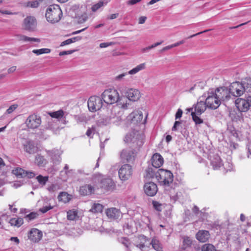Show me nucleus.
<instances>
[{
	"label": "nucleus",
	"mask_w": 251,
	"mask_h": 251,
	"mask_svg": "<svg viewBox=\"0 0 251 251\" xmlns=\"http://www.w3.org/2000/svg\"><path fill=\"white\" fill-rule=\"evenodd\" d=\"M207 107L216 109L223 102L228 101L230 96L226 87H220L216 89H210L204 94Z\"/></svg>",
	"instance_id": "f257e3e1"
},
{
	"label": "nucleus",
	"mask_w": 251,
	"mask_h": 251,
	"mask_svg": "<svg viewBox=\"0 0 251 251\" xmlns=\"http://www.w3.org/2000/svg\"><path fill=\"white\" fill-rule=\"evenodd\" d=\"M227 88L228 95L238 97L245 92L251 93V78H247L242 82L235 81L230 84Z\"/></svg>",
	"instance_id": "f03ea898"
},
{
	"label": "nucleus",
	"mask_w": 251,
	"mask_h": 251,
	"mask_svg": "<svg viewBox=\"0 0 251 251\" xmlns=\"http://www.w3.org/2000/svg\"><path fill=\"white\" fill-rule=\"evenodd\" d=\"M62 11L58 5H51L47 9L46 18L51 24H55L60 21L62 17Z\"/></svg>",
	"instance_id": "7ed1b4c3"
},
{
	"label": "nucleus",
	"mask_w": 251,
	"mask_h": 251,
	"mask_svg": "<svg viewBox=\"0 0 251 251\" xmlns=\"http://www.w3.org/2000/svg\"><path fill=\"white\" fill-rule=\"evenodd\" d=\"M144 136L137 130H132L125 136L124 141L127 144H132L134 149L141 147L144 144Z\"/></svg>",
	"instance_id": "20e7f679"
},
{
	"label": "nucleus",
	"mask_w": 251,
	"mask_h": 251,
	"mask_svg": "<svg viewBox=\"0 0 251 251\" xmlns=\"http://www.w3.org/2000/svg\"><path fill=\"white\" fill-rule=\"evenodd\" d=\"M155 177L158 182L162 186H168L173 181L172 173L168 170L159 169L155 174Z\"/></svg>",
	"instance_id": "39448f33"
},
{
	"label": "nucleus",
	"mask_w": 251,
	"mask_h": 251,
	"mask_svg": "<svg viewBox=\"0 0 251 251\" xmlns=\"http://www.w3.org/2000/svg\"><path fill=\"white\" fill-rule=\"evenodd\" d=\"M101 98L106 103L112 104L120 100V96L118 92L116 89H108L102 93Z\"/></svg>",
	"instance_id": "423d86ee"
},
{
	"label": "nucleus",
	"mask_w": 251,
	"mask_h": 251,
	"mask_svg": "<svg viewBox=\"0 0 251 251\" xmlns=\"http://www.w3.org/2000/svg\"><path fill=\"white\" fill-rule=\"evenodd\" d=\"M41 124V117L34 113L29 115L25 122V124L28 130L38 129Z\"/></svg>",
	"instance_id": "0eeeda50"
},
{
	"label": "nucleus",
	"mask_w": 251,
	"mask_h": 251,
	"mask_svg": "<svg viewBox=\"0 0 251 251\" xmlns=\"http://www.w3.org/2000/svg\"><path fill=\"white\" fill-rule=\"evenodd\" d=\"M102 99L96 96L90 97L87 101V105L90 111L95 112L99 110L102 106Z\"/></svg>",
	"instance_id": "6e6552de"
},
{
	"label": "nucleus",
	"mask_w": 251,
	"mask_h": 251,
	"mask_svg": "<svg viewBox=\"0 0 251 251\" xmlns=\"http://www.w3.org/2000/svg\"><path fill=\"white\" fill-rule=\"evenodd\" d=\"M250 93L246 99L238 98L236 100V106L240 112H246L251 107V92Z\"/></svg>",
	"instance_id": "1a4fd4ad"
},
{
	"label": "nucleus",
	"mask_w": 251,
	"mask_h": 251,
	"mask_svg": "<svg viewBox=\"0 0 251 251\" xmlns=\"http://www.w3.org/2000/svg\"><path fill=\"white\" fill-rule=\"evenodd\" d=\"M132 166L127 164L121 166L119 170V176L122 181H126L129 179L132 175Z\"/></svg>",
	"instance_id": "9d476101"
},
{
	"label": "nucleus",
	"mask_w": 251,
	"mask_h": 251,
	"mask_svg": "<svg viewBox=\"0 0 251 251\" xmlns=\"http://www.w3.org/2000/svg\"><path fill=\"white\" fill-rule=\"evenodd\" d=\"M146 116L143 119V114L141 110H136L130 113L127 117L128 120L131 121L134 124L138 123H145L147 117V113L146 112Z\"/></svg>",
	"instance_id": "9b49d317"
},
{
	"label": "nucleus",
	"mask_w": 251,
	"mask_h": 251,
	"mask_svg": "<svg viewBox=\"0 0 251 251\" xmlns=\"http://www.w3.org/2000/svg\"><path fill=\"white\" fill-rule=\"evenodd\" d=\"M135 149L128 148L123 150L120 154L121 159L127 162H133L135 160L137 153Z\"/></svg>",
	"instance_id": "f8f14e48"
},
{
	"label": "nucleus",
	"mask_w": 251,
	"mask_h": 251,
	"mask_svg": "<svg viewBox=\"0 0 251 251\" xmlns=\"http://www.w3.org/2000/svg\"><path fill=\"white\" fill-rule=\"evenodd\" d=\"M23 26L24 29L26 30L34 31L37 26V21L35 18L31 16H27L24 20Z\"/></svg>",
	"instance_id": "ddd939ff"
},
{
	"label": "nucleus",
	"mask_w": 251,
	"mask_h": 251,
	"mask_svg": "<svg viewBox=\"0 0 251 251\" xmlns=\"http://www.w3.org/2000/svg\"><path fill=\"white\" fill-rule=\"evenodd\" d=\"M28 239L33 243H38L42 239V232L36 228H33L28 233Z\"/></svg>",
	"instance_id": "4468645a"
},
{
	"label": "nucleus",
	"mask_w": 251,
	"mask_h": 251,
	"mask_svg": "<svg viewBox=\"0 0 251 251\" xmlns=\"http://www.w3.org/2000/svg\"><path fill=\"white\" fill-rule=\"evenodd\" d=\"M126 97L130 101L135 102L139 100L142 96L140 91L137 89H128L126 93Z\"/></svg>",
	"instance_id": "2eb2a0df"
},
{
	"label": "nucleus",
	"mask_w": 251,
	"mask_h": 251,
	"mask_svg": "<svg viewBox=\"0 0 251 251\" xmlns=\"http://www.w3.org/2000/svg\"><path fill=\"white\" fill-rule=\"evenodd\" d=\"M145 193L149 196H154L157 192V187L156 184L150 182L146 183L144 187Z\"/></svg>",
	"instance_id": "dca6fc26"
},
{
	"label": "nucleus",
	"mask_w": 251,
	"mask_h": 251,
	"mask_svg": "<svg viewBox=\"0 0 251 251\" xmlns=\"http://www.w3.org/2000/svg\"><path fill=\"white\" fill-rule=\"evenodd\" d=\"M105 214L107 217L111 220L118 219L121 216L120 211L114 207L107 209L105 210Z\"/></svg>",
	"instance_id": "f3484780"
},
{
	"label": "nucleus",
	"mask_w": 251,
	"mask_h": 251,
	"mask_svg": "<svg viewBox=\"0 0 251 251\" xmlns=\"http://www.w3.org/2000/svg\"><path fill=\"white\" fill-rule=\"evenodd\" d=\"M101 187L107 191H112L115 189L116 185L112 179L105 178L101 180Z\"/></svg>",
	"instance_id": "a211bd4d"
},
{
	"label": "nucleus",
	"mask_w": 251,
	"mask_h": 251,
	"mask_svg": "<svg viewBox=\"0 0 251 251\" xmlns=\"http://www.w3.org/2000/svg\"><path fill=\"white\" fill-rule=\"evenodd\" d=\"M47 153L50 156L54 164H58L60 162L61 152L59 150L53 149L51 151H48Z\"/></svg>",
	"instance_id": "6ab92c4d"
},
{
	"label": "nucleus",
	"mask_w": 251,
	"mask_h": 251,
	"mask_svg": "<svg viewBox=\"0 0 251 251\" xmlns=\"http://www.w3.org/2000/svg\"><path fill=\"white\" fill-rule=\"evenodd\" d=\"M112 117H111V123L115 124L116 126L120 125L123 122L122 111H118V115H116V109L114 108L112 110Z\"/></svg>",
	"instance_id": "aec40b11"
},
{
	"label": "nucleus",
	"mask_w": 251,
	"mask_h": 251,
	"mask_svg": "<svg viewBox=\"0 0 251 251\" xmlns=\"http://www.w3.org/2000/svg\"><path fill=\"white\" fill-rule=\"evenodd\" d=\"M163 157L158 153L154 154L151 158L152 165L156 168L161 167L163 165Z\"/></svg>",
	"instance_id": "412c9836"
},
{
	"label": "nucleus",
	"mask_w": 251,
	"mask_h": 251,
	"mask_svg": "<svg viewBox=\"0 0 251 251\" xmlns=\"http://www.w3.org/2000/svg\"><path fill=\"white\" fill-rule=\"evenodd\" d=\"M95 190V187L90 184L85 185L80 187V194L83 196L89 195L94 193Z\"/></svg>",
	"instance_id": "4be33fe9"
},
{
	"label": "nucleus",
	"mask_w": 251,
	"mask_h": 251,
	"mask_svg": "<svg viewBox=\"0 0 251 251\" xmlns=\"http://www.w3.org/2000/svg\"><path fill=\"white\" fill-rule=\"evenodd\" d=\"M24 149L25 151L29 154H33L38 151L37 147L31 141H27L24 145Z\"/></svg>",
	"instance_id": "5701e85b"
},
{
	"label": "nucleus",
	"mask_w": 251,
	"mask_h": 251,
	"mask_svg": "<svg viewBox=\"0 0 251 251\" xmlns=\"http://www.w3.org/2000/svg\"><path fill=\"white\" fill-rule=\"evenodd\" d=\"M146 63H140L127 72L128 75H134L146 69Z\"/></svg>",
	"instance_id": "b1692460"
},
{
	"label": "nucleus",
	"mask_w": 251,
	"mask_h": 251,
	"mask_svg": "<svg viewBox=\"0 0 251 251\" xmlns=\"http://www.w3.org/2000/svg\"><path fill=\"white\" fill-rule=\"evenodd\" d=\"M209 236V233L206 230H200L196 234L197 239L201 242L207 241Z\"/></svg>",
	"instance_id": "393cba45"
},
{
	"label": "nucleus",
	"mask_w": 251,
	"mask_h": 251,
	"mask_svg": "<svg viewBox=\"0 0 251 251\" xmlns=\"http://www.w3.org/2000/svg\"><path fill=\"white\" fill-rule=\"evenodd\" d=\"M207 106L206 105V102H204L202 101L198 102L195 107L194 112L196 113L198 115H201L206 110Z\"/></svg>",
	"instance_id": "a878e982"
},
{
	"label": "nucleus",
	"mask_w": 251,
	"mask_h": 251,
	"mask_svg": "<svg viewBox=\"0 0 251 251\" xmlns=\"http://www.w3.org/2000/svg\"><path fill=\"white\" fill-rule=\"evenodd\" d=\"M211 164L214 169H218L223 165L220 157L218 155H215L211 160Z\"/></svg>",
	"instance_id": "bb28decb"
},
{
	"label": "nucleus",
	"mask_w": 251,
	"mask_h": 251,
	"mask_svg": "<svg viewBox=\"0 0 251 251\" xmlns=\"http://www.w3.org/2000/svg\"><path fill=\"white\" fill-rule=\"evenodd\" d=\"M149 246L151 245L152 248L157 251H161L162 246L159 241L156 238L153 237L151 241L148 243Z\"/></svg>",
	"instance_id": "cd10ccee"
},
{
	"label": "nucleus",
	"mask_w": 251,
	"mask_h": 251,
	"mask_svg": "<svg viewBox=\"0 0 251 251\" xmlns=\"http://www.w3.org/2000/svg\"><path fill=\"white\" fill-rule=\"evenodd\" d=\"M140 240L141 242L139 244L136 245V247L140 249L141 251H143L145 247H149L148 244L149 241L146 237L144 236H141L140 237Z\"/></svg>",
	"instance_id": "c85d7f7f"
},
{
	"label": "nucleus",
	"mask_w": 251,
	"mask_h": 251,
	"mask_svg": "<svg viewBox=\"0 0 251 251\" xmlns=\"http://www.w3.org/2000/svg\"><path fill=\"white\" fill-rule=\"evenodd\" d=\"M35 163L39 167H44L47 163V161L40 154H37L35 157Z\"/></svg>",
	"instance_id": "c756f323"
},
{
	"label": "nucleus",
	"mask_w": 251,
	"mask_h": 251,
	"mask_svg": "<svg viewBox=\"0 0 251 251\" xmlns=\"http://www.w3.org/2000/svg\"><path fill=\"white\" fill-rule=\"evenodd\" d=\"M72 196L69 195L66 192H61L58 196L59 201H62L63 202L66 203L69 201L71 199Z\"/></svg>",
	"instance_id": "7c9ffc66"
},
{
	"label": "nucleus",
	"mask_w": 251,
	"mask_h": 251,
	"mask_svg": "<svg viewBox=\"0 0 251 251\" xmlns=\"http://www.w3.org/2000/svg\"><path fill=\"white\" fill-rule=\"evenodd\" d=\"M192 244V240L190 237L185 236L183 238L181 249L183 250L191 247Z\"/></svg>",
	"instance_id": "2f4dec72"
},
{
	"label": "nucleus",
	"mask_w": 251,
	"mask_h": 251,
	"mask_svg": "<svg viewBox=\"0 0 251 251\" xmlns=\"http://www.w3.org/2000/svg\"><path fill=\"white\" fill-rule=\"evenodd\" d=\"M119 241L126 248V251H131L130 248L131 244L127 238L126 237L119 238Z\"/></svg>",
	"instance_id": "473e14b6"
},
{
	"label": "nucleus",
	"mask_w": 251,
	"mask_h": 251,
	"mask_svg": "<svg viewBox=\"0 0 251 251\" xmlns=\"http://www.w3.org/2000/svg\"><path fill=\"white\" fill-rule=\"evenodd\" d=\"M24 221L22 218H14L10 220L9 223L12 226L20 227L23 224Z\"/></svg>",
	"instance_id": "72a5a7b5"
},
{
	"label": "nucleus",
	"mask_w": 251,
	"mask_h": 251,
	"mask_svg": "<svg viewBox=\"0 0 251 251\" xmlns=\"http://www.w3.org/2000/svg\"><path fill=\"white\" fill-rule=\"evenodd\" d=\"M188 111H191V115L193 121L196 124H200L203 123V120L201 119L196 113L193 111V108H189L187 109Z\"/></svg>",
	"instance_id": "f704fd0d"
},
{
	"label": "nucleus",
	"mask_w": 251,
	"mask_h": 251,
	"mask_svg": "<svg viewBox=\"0 0 251 251\" xmlns=\"http://www.w3.org/2000/svg\"><path fill=\"white\" fill-rule=\"evenodd\" d=\"M78 217V212L77 210L73 209L70 210L67 212V219L69 220H75Z\"/></svg>",
	"instance_id": "c9c22d12"
},
{
	"label": "nucleus",
	"mask_w": 251,
	"mask_h": 251,
	"mask_svg": "<svg viewBox=\"0 0 251 251\" xmlns=\"http://www.w3.org/2000/svg\"><path fill=\"white\" fill-rule=\"evenodd\" d=\"M19 40L20 41H24V42H40V40L39 38H32L28 37L25 35H19Z\"/></svg>",
	"instance_id": "e433bc0d"
},
{
	"label": "nucleus",
	"mask_w": 251,
	"mask_h": 251,
	"mask_svg": "<svg viewBox=\"0 0 251 251\" xmlns=\"http://www.w3.org/2000/svg\"><path fill=\"white\" fill-rule=\"evenodd\" d=\"M51 50L48 48H42L40 49L33 50L32 52L36 55H40L43 54H48L50 53Z\"/></svg>",
	"instance_id": "4c0bfd02"
},
{
	"label": "nucleus",
	"mask_w": 251,
	"mask_h": 251,
	"mask_svg": "<svg viewBox=\"0 0 251 251\" xmlns=\"http://www.w3.org/2000/svg\"><path fill=\"white\" fill-rule=\"evenodd\" d=\"M103 206L100 203H94L90 211L95 213H101L103 210Z\"/></svg>",
	"instance_id": "58836bf2"
},
{
	"label": "nucleus",
	"mask_w": 251,
	"mask_h": 251,
	"mask_svg": "<svg viewBox=\"0 0 251 251\" xmlns=\"http://www.w3.org/2000/svg\"><path fill=\"white\" fill-rule=\"evenodd\" d=\"M12 173L18 177H25V171L22 168H16L12 171Z\"/></svg>",
	"instance_id": "ea45409f"
},
{
	"label": "nucleus",
	"mask_w": 251,
	"mask_h": 251,
	"mask_svg": "<svg viewBox=\"0 0 251 251\" xmlns=\"http://www.w3.org/2000/svg\"><path fill=\"white\" fill-rule=\"evenodd\" d=\"M49 114L52 118L60 119L64 116V112L62 110H59L56 111L50 112Z\"/></svg>",
	"instance_id": "a19ab883"
},
{
	"label": "nucleus",
	"mask_w": 251,
	"mask_h": 251,
	"mask_svg": "<svg viewBox=\"0 0 251 251\" xmlns=\"http://www.w3.org/2000/svg\"><path fill=\"white\" fill-rule=\"evenodd\" d=\"M111 117L112 114L108 117H105L99 121V123L100 125L106 126L111 124Z\"/></svg>",
	"instance_id": "79ce46f5"
},
{
	"label": "nucleus",
	"mask_w": 251,
	"mask_h": 251,
	"mask_svg": "<svg viewBox=\"0 0 251 251\" xmlns=\"http://www.w3.org/2000/svg\"><path fill=\"white\" fill-rule=\"evenodd\" d=\"M36 179L38 182L42 186H44L46 184L47 182L49 180V177L47 176H43L42 175H39L36 177Z\"/></svg>",
	"instance_id": "37998d69"
},
{
	"label": "nucleus",
	"mask_w": 251,
	"mask_h": 251,
	"mask_svg": "<svg viewBox=\"0 0 251 251\" xmlns=\"http://www.w3.org/2000/svg\"><path fill=\"white\" fill-rule=\"evenodd\" d=\"M202 251H215V247L210 244H204L201 247Z\"/></svg>",
	"instance_id": "c03bdc74"
},
{
	"label": "nucleus",
	"mask_w": 251,
	"mask_h": 251,
	"mask_svg": "<svg viewBox=\"0 0 251 251\" xmlns=\"http://www.w3.org/2000/svg\"><path fill=\"white\" fill-rule=\"evenodd\" d=\"M104 4H105V3H104V1H100V2H99L98 3H97V4L94 5L91 9H92V10L94 12H95L97 10H98L99 8H100L101 6H103Z\"/></svg>",
	"instance_id": "a18cd8bd"
},
{
	"label": "nucleus",
	"mask_w": 251,
	"mask_h": 251,
	"mask_svg": "<svg viewBox=\"0 0 251 251\" xmlns=\"http://www.w3.org/2000/svg\"><path fill=\"white\" fill-rule=\"evenodd\" d=\"M76 18L78 19V23L79 24H82L87 20V16L85 13H84L81 16H77Z\"/></svg>",
	"instance_id": "49530a36"
},
{
	"label": "nucleus",
	"mask_w": 251,
	"mask_h": 251,
	"mask_svg": "<svg viewBox=\"0 0 251 251\" xmlns=\"http://www.w3.org/2000/svg\"><path fill=\"white\" fill-rule=\"evenodd\" d=\"M77 37L68 39L61 43L60 46H64L65 45H69L72 43L75 42L76 40Z\"/></svg>",
	"instance_id": "de8ad7c7"
},
{
	"label": "nucleus",
	"mask_w": 251,
	"mask_h": 251,
	"mask_svg": "<svg viewBox=\"0 0 251 251\" xmlns=\"http://www.w3.org/2000/svg\"><path fill=\"white\" fill-rule=\"evenodd\" d=\"M39 5V2L37 0H33L29 1L27 2V6L32 7V8H36L38 7Z\"/></svg>",
	"instance_id": "09e8293b"
},
{
	"label": "nucleus",
	"mask_w": 251,
	"mask_h": 251,
	"mask_svg": "<svg viewBox=\"0 0 251 251\" xmlns=\"http://www.w3.org/2000/svg\"><path fill=\"white\" fill-rule=\"evenodd\" d=\"M38 216V214L36 212H31L29 214L26 216V218H28L29 220H32L36 218H37Z\"/></svg>",
	"instance_id": "8fccbe9b"
},
{
	"label": "nucleus",
	"mask_w": 251,
	"mask_h": 251,
	"mask_svg": "<svg viewBox=\"0 0 251 251\" xmlns=\"http://www.w3.org/2000/svg\"><path fill=\"white\" fill-rule=\"evenodd\" d=\"M127 75H128L127 72H126V73H122L121 74H120V75H117L115 77V80H116V81H121V80L124 79V77Z\"/></svg>",
	"instance_id": "3c124183"
},
{
	"label": "nucleus",
	"mask_w": 251,
	"mask_h": 251,
	"mask_svg": "<svg viewBox=\"0 0 251 251\" xmlns=\"http://www.w3.org/2000/svg\"><path fill=\"white\" fill-rule=\"evenodd\" d=\"M153 205L155 209L157 211H160L162 210V204L157 201H153Z\"/></svg>",
	"instance_id": "603ef678"
},
{
	"label": "nucleus",
	"mask_w": 251,
	"mask_h": 251,
	"mask_svg": "<svg viewBox=\"0 0 251 251\" xmlns=\"http://www.w3.org/2000/svg\"><path fill=\"white\" fill-rule=\"evenodd\" d=\"M18 107L17 104H13L11 105L7 110L6 113L7 114H11Z\"/></svg>",
	"instance_id": "864d4df0"
},
{
	"label": "nucleus",
	"mask_w": 251,
	"mask_h": 251,
	"mask_svg": "<svg viewBox=\"0 0 251 251\" xmlns=\"http://www.w3.org/2000/svg\"><path fill=\"white\" fill-rule=\"evenodd\" d=\"M53 207L51 206V205L46 206H44L42 208H41L39 209V211H41L43 213H45L47 212V211H48L49 210L52 209Z\"/></svg>",
	"instance_id": "5fc2aeb1"
},
{
	"label": "nucleus",
	"mask_w": 251,
	"mask_h": 251,
	"mask_svg": "<svg viewBox=\"0 0 251 251\" xmlns=\"http://www.w3.org/2000/svg\"><path fill=\"white\" fill-rule=\"evenodd\" d=\"M95 131V128L93 126L91 128H89L86 132V135L87 136L92 137V135L94 133Z\"/></svg>",
	"instance_id": "6e6d98bb"
},
{
	"label": "nucleus",
	"mask_w": 251,
	"mask_h": 251,
	"mask_svg": "<svg viewBox=\"0 0 251 251\" xmlns=\"http://www.w3.org/2000/svg\"><path fill=\"white\" fill-rule=\"evenodd\" d=\"M25 177L27 176L28 178H33L35 176L36 174L33 172L32 171H25Z\"/></svg>",
	"instance_id": "4d7b16f0"
},
{
	"label": "nucleus",
	"mask_w": 251,
	"mask_h": 251,
	"mask_svg": "<svg viewBox=\"0 0 251 251\" xmlns=\"http://www.w3.org/2000/svg\"><path fill=\"white\" fill-rule=\"evenodd\" d=\"M118 105H119V106L123 108V109H126L128 108V106H129V103H127V102H125V103H122L121 102H120V101H118Z\"/></svg>",
	"instance_id": "13d9d810"
},
{
	"label": "nucleus",
	"mask_w": 251,
	"mask_h": 251,
	"mask_svg": "<svg viewBox=\"0 0 251 251\" xmlns=\"http://www.w3.org/2000/svg\"><path fill=\"white\" fill-rule=\"evenodd\" d=\"M75 51L74 50H70L67 51H63L59 52V55L60 56H63L65 55L71 54Z\"/></svg>",
	"instance_id": "bf43d9fd"
},
{
	"label": "nucleus",
	"mask_w": 251,
	"mask_h": 251,
	"mask_svg": "<svg viewBox=\"0 0 251 251\" xmlns=\"http://www.w3.org/2000/svg\"><path fill=\"white\" fill-rule=\"evenodd\" d=\"M182 110L181 109H178L175 115L176 119H177L181 118L182 115Z\"/></svg>",
	"instance_id": "052dcab7"
},
{
	"label": "nucleus",
	"mask_w": 251,
	"mask_h": 251,
	"mask_svg": "<svg viewBox=\"0 0 251 251\" xmlns=\"http://www.w3.org/2000/svg\"><path fill=\"white\" fill-rule=\"evenodd\" d=\"M57 187L56 185L52 184L48 187V189L50 192H53L57 190Z\"/></svg>",
	"instance_id": "680f3d73"
},
{
	"label": "nucleus",
	"mask_w": 251,
	"mask_h": 251,
	"mask_svg": "<svg viewBox=\"0 0 251 251\" xmlns=\"http://www.w3.org/2000/svg\"><path fill=\"white\" fill-rule=\"evenodd\" d=\"M224 168L226 170V172L228 171H230L232 170V165L231 163L227 162L225 166L224 165Z\"/></svg>",
	"instance_id": "e2e57ef3"
},
{
	"label": "nucleus",
	"mask_w": 251,
	"mask_h": 251,
	"mask_svg": "<svg viewBox=\"0 0 251 251\" xmlns=\"http://www.w3.org/2000/svg\"><path fill=\"white\" fill-rule=\"evenodd\" d=\"M173 47H172V45H168L167 46H166L164 48H163L160 50V52L162 53V52H165L169 50H170L171 49H172Z\"/></svg>",
	"instance_id": "0e129e2a"
},
{
	"label": "nucleus",
	"mask_w": 251,
	"mask_h": 251,
	"mask_svg": "<svg viewBox=\"0 0 251 251\" xmlns=\"http://www.w3.org/2000/svg\"><path fill=\"white\" fill-rule=\"evenodd\" d=\"M23 184H24L23 182H20V181L16 182L13 183V186L15 188H18L20 187V186H21L22 185H23Z\"/></svg>",
	"instance_id": "69168bd1"
},
{
	"label": "nucleus",
	"mask_w": 251,
	"mask_h": 251,
	"mask_svg": "<svg viewBox=\"0 0 251 251\" xmlns=\"http://www.w3.org/2000/svg\"><path fill=\"white\" fill-rule=\"evenodd\" d=\"M111 45V43H102L100 44V48H106Z\"/></svg>",
	"instance_id": "338daca9"
},
{
	"label": "nucleus",
	"mask_w": 251,
	"mask_h": 251,
	"mask_svg": "<svg viewBox=\"0 0 251 251\" xmlns=\"http://www.w3.org/2000/svg\"><path fill=\"white\" fill-rule=\"evenodd\" d=\"M118 13L112 14L108 16V19L110 20L115 19L118 17Z\"/></svg>",
	"instance_id": "774afa93"
}]
</instances>
